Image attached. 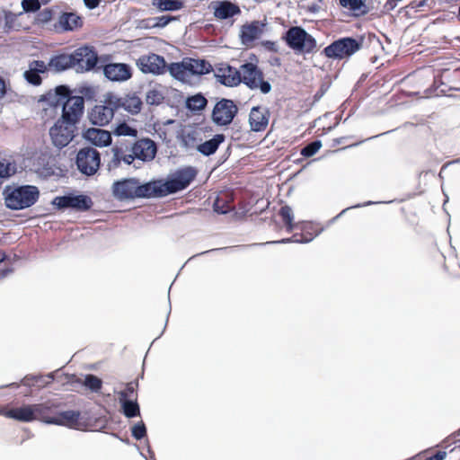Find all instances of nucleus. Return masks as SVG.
Wrapping results in <instances>:
<instances>
[{
  "label": "nucleus",
  "instance_id": "nucleus-1",
  "mask_svg": "<svg viewBox=\"0 0 460 460\" xmlns=\"http://www.w3.org/2000/svg\"><path fill=\"white\" fill-rule=\"evenodd\" d=\"M48 99L57 105L62 103V114L59 119L74 123L77 126L84 111V99L83 96L71 95L70 90L65 85L57 86L55 93H49Z\"/></svg>",
  "mask_w": 460,
  "mask_h": 460
},
{
  "label": "nucleus",
  "instance_id": "nucleus-2",
  "mask_svg": "<svg viewBox=\"0 0 460 460\" xmlns=\"http://www.w3.org/2000/svg\"><path fill=\"white\" fill-rule=\"evenodd\" d=\"M112 197L118 201H129L137 199L155 197L153 181L141 183L134 177L115 181L111 188Z\"/></svg>",
  "mask_w": 460,
  "mask_h": 460
},
{
  "label": "nucleus",
  "instance_id": "nucleus-3",
  "mask_svg": "<svg viewBox=\"0 0 460 460\" xmlns=\"http://www.w3.org/2000/svg\"><path fill=\"white\" fill-rule=\"evenodd\" d=\"M196 174V170L190 166L178 170L171 179L165 181L162 180L153 181L155 197H165L168 194L176 193L186 189L194 180Z\"/></svg>",
  "mask_w": 460,
  "mask_h": 460
},
{
  "label": "nucleus",
  "instance_id": "nucleus-4",
  "mask_svg": "<svg viewBox=\"0 0 460 460\" xmlns=\"http://www.w3.org/2000/svg\"><path fill=\"white\" fill-rule=\"evenodd\" d=\"M4 193L5 195L4 202L6 207L13 210L31 207L40 197L39 189L33 185L7 186Z\"/></svg>",
  "mask_w": 460,
  "mask_h": 460
},
{
  "label": "nucleus",
  "instance_id": "nucleus-5",
  "mask_svg": "<svg viewBox=\"0 0 460 460\" xmlns=\"http://www.w3.org/2000/svg\"><path fill=\"white\" fill-rule=\"evenodd\" d=\"M283 39L290 49L297 52L311 53L316 48L315 39L299 26L289 28Z\"/></svg>",
  "mask_w": 460,
  "mask_h": 460
},
{
  "label": "nucleus",
  "instance_id": "nucleus-6",
  "mask_svg": "<svg viewBox=\"0 0 460 460\" xmlns=\"http://www.w3.org/2000/svg\"><path fill=\"white\" fill-rule=\"evenodd\" d=\"M240 75L241 83L251 90H260L261 93L267 94L272 89L270 83L263 80L262 71L253 63L241 65Z\"/></svg>",
  "mask_w": 460,
  "mask_h": 460
},
{
  "label": "nucleus",
  "instance_id": "nucleus-7",
  "mask_svg": "<svg viewBox=\"0 0 460 460\" xmlns=\"http://www.w3.org/2000/svg\"><path fill=\"white\" fill-rule=\"evenodd\" d=\"M113 93L109 92L103 95V100L94 105L88 111V119L93 125L103 127L108 125L117 111L115 103L111 102Z\"/></svg>",
  "mask_w": 460,
  "mask_h": 460
},
{
  "label": "nucleus",
  "instance_id": "nucleus-8",
  "mask_svg": "<svg viewBox=\"0 0 460 460\" xmlns=\"http://www.w3.org/2000/svg\"><path fill=\"white\" fill-rule=\"evenodd\" d=\"M361 48V42L350 37L334 40L323 49L324 55L332 59H343L351 57Z\"/></svg>",
  "mask_w": 460,
  "mask_h": 460
},
{
  "label": "nucleus",
  "instance_id": "nucleus-9",
  "mask_svg": "<svg viewBox=\"0 0 460 460\" xmlns=\"http://www.w3.org/2000/svg\"><path fill=\"white\" fill-rule=\"evenodd\" d=\"M75 165L82 174L93 176L100 169L101 154L93 147H82L76 154Z\"/></svg>",
  "mask_w": 460,
  "mask_h": 460
},
{
  "label": "nucleus",
  "instance_id": "nucleus-10",
  "mask_svg": "<svg viewBox=\"0 0 460 460\" xmlns=\"http://www.w3.org/2000/svg\"><path fill=\"white\" fill-rule=\"evenodd\" d=\"M77 126L74 123L58 119L49 128L51 142L58 149L67 146L75 138Z\"/></svg>",
  "mask_w": 460,
  "mask_h": 460
},
{
  "label": "nucleus",
  "instance_id": "nucleus-11",
  "mask_svg": "<svg viewBox=\"0 0 460 460\" xmlns=\"http://www.w3.org/2000/svg\"><path fill=\"white\" fill-rule=\"evenodd\" d=\"M71 54L75 63L74 68L78 73L91 71L97 65L98 55L93 47H80Z\"/></svg>",
  "mask_w": 460,
  "mask_h": 460
},
{
  "label": "nucleus",
  "instance_id": "nucleus-12",
  "mask_svg": "<svg viewBox=\"0 0 460 460\" xmlns=\"http://www.w3.org/2000/svg\"><path fill=\"white\" fill-rule=\"evenodd\" d=\"M52 204L58 209L71 208L75 211H86L93 206L92 199L84 194H68L56 197Z\"/></svg>",
  "mask_w": 460,
  "mask_h": 460
},
{
  "label": "nucleus",
  "instance_id": "nucleus-13",
  "mask_svg": "<svg viewBox=\"0 0 460 460\" xmlns=\"http://www.w3.org/2000/svg\"><path fill=\"white\" fill-rule=\"evenodd\" d=\"M237 111L238 108L232 100L221 99L213 109L212 119L218 126H227L233 121Z\"/></svg>",
  "mask_w": 460,
  "mask_h": 460
},
{
  "label": "nucleus",
  "instance_id": "nucleus-14",
  "mask_svg": "<svg viewBox=\"0 0 460 460\" xmlns=\"http://www.w3.org/2000/svg\"><path fill=\"white\" fill-rule=\"evenodd\" d=\"M136 64L138 69L144 74L159 75L164 74L166 71V62L164 57L155 53L140 56L137 59Z\"/></svg>",
  "mask_w": 460,
  "mask_h": 460
},
{
  "label": "nucleus",
  "instance_id": "nucleus-15",
  "mask_svg": "<svg viewBox=\"0 0 460 460\" xmlns=\"http://www.w3.org/2000/svg\"><path fill=\"white\" fill-rule=\"evenodd\" d=\"M213 71L217 81L225 86L234 87L242 82L240 68L236 69L226 63L217 65Z\"/></svg>",
  "mask_w": 460,
  "mask_h": 460
},
{
  "label": "nucleus",
  "instance_id": "nucleus-16",
  "mask_svg": "<svg viewBox=\"0 0 460 460\" xmlns=\"http://www.w3.org/2000/svg\"><path fill=\"white\" fill-rule=\"evenodd\" d=\"M270 111L266 107L254 106L251 109L249 113V125L253 132L264 131L270 121Z\"/></svg>",
  "mask_w": 460,
  "mask_h": 460
},
{
  "label": "nucleus",
  "instance_id": "nucleus-17",
  "mask_svg": "<svg viewBox=\"0 0 460 460\" xmlns=\"http://www.w3.org/2000/svg\"><path fill=\"white\" fill-rule=\"evenodd\" d=\"M104 76L112 82H125L131 78L132 72L129 65L125 63H110L103 67Z\"/></svg>",
  "mask_w": 460,
  "mask_h": 460
},
{
  "label": "nucleus",
  "instance_id": "nucleus-18",
  "mask_svg": "<svg viewBox=\"0 0 460 460\" xmlns=\"http://www.w3.org/2000/svg\"><path fill=\"white\" fill-rule=\"evenodd\" d=\"M82 137L96 147H106L111 144V135L108 130L88 128L82 132Z\"/></svg>",
  "mask_w": 460,
  "mask_h": 460
},
{
  "label": "nucleus",
  "instance_id": "nucleus-19",
  "mask_svg": "<svg viewBox=\"0 0 460 460\" xmlns=\"http://www.w3.org/2000/svg\"><path fill=\"white\" fill-rule=\"evenodd\" d=\"M266 20L253 21L251 23L244 24L240 29V40L243 45H249L255 40L259 39L263 33L264 28L266 27Z\"/></svg>",
  "mask_w": 460,
  "mask_h": 460
},
{
  "label": "nucleus",
  "instance_id": "nucleus-20",
  "mask_svg": "<svg viewBox=\"0 0 460 460\" xmlns=\"http://www.w3.org/2000/svg\"><path fill=\"white\" fill-rule=\"evenodd\" d=\"M156 152L155 143L149 138L141 139L132 146L135 158L143 162L152 161L155 157Z\"/></svg>",
  "mask_w": 460,
  "mask_h": 460
},
{
  "label": "nucleus",
  "instance_id": "nucleus-21",
  "mask_svg": "<svg viewBox=\"0 0 460 460\" xmlns=\"http://www.w3.org/2000/svg\"><path fill=\"white\" fill-rule=\"evenodd\" d=\"M111 102L115 103L117 111L123 109L131 114H137L142 107V101L135 94H128L124 97H120L113 93Z\"/></svg>",
  "mask_w": 460,
  "mask_h": 460
},
{
  "label": "nucleus",
  "instance_id": "nucleus-22",
  "mask_svg": "<svg viewBox=\"0 0 460 460\" xmlns=\"http://www.w3.org/2000/svg\"><path fill=\"white\" fill-rule=\"evenodd\" d=\"M214 16L220 20H226L241 13L240 7L229 1H217L213 4Z\"/></svg>",
  "mask_w": 460,
  "mask_h": 460
},
{
  "label": "nucleus",
  "instance_id": "nucleus-23",
  "mask_svg": "<svg viewBox=\"0 0 460 460\" xmlns=\"http://www.w3.org/2000/svg\"><path fill=\"white\" fill-rule=\"evenodd\" d=\"M83 25V21L80 16L75 13H63L59 15L58 24L55 28L61 31H72Z\"/></svg>",
  "mask_w": 460,
  "mask_h": 460
},
{
  "label": "nucleus",
  "instance_id": "nucleus-24",
  "mask_svg": "<svg viewBox=\"0 0 460 460\" xmlns=\"http://www.w3.org/2000/svg\"><path fill=\"white\" fill-rule=\"evenodd\" d=\"M47 71V65L42 60H34L30 63L29 69L23 73L24 79L31 84L38 86L41 84L40 74Z\"/></svg>",
  "mask_w": 460,
  "mask_h": 460
},
{
  "label": "nucleus",
  "instance_id": "nucleus-25",
  "mask_svg": "<svg viewBox=\"0 0 460 460\" xmlns=\"http://www.w3.org/2000/svg\"><path fill=\"white\" fill-rule=\"evenodd\" d=\"M56 406L49 402L34 404L35 419L49 424H55Z\"/></svg>",
  "mask_w": 460,
  "mask_h": 460
},
{
  "label": "nucleus",
  "instance_id": "nucleus-26",
  "mask_svg": "<svg viewBox=\"0 0 460 460\" xmlns=\"http://www.w3.org/2000/svg\"><path fill=\"white\" fill-rule=\"evenodd\" d=\"M5 416L24 422L35 420L34 404L10 409Z\"/></svg>",
  "mask_w": 460,
  "mask_h": 460
},
{
  "label": "nucleus",
  "instance_id": "nucleus-27",
  "mask_svg": "<svg viewBox=\"0 0 460 460\" xmlns=\"http://www.w3.org/2000/svg\"><path fill=\"white\" fill-rule=\"evenodd\" d=\"M54 422L56 425L66 426L71 429H78L80 426V412L76 411L58 412Z\"/></svg>",
  "mask_w": 460,
  "mask_h": 460
},
{
  "label": "nucleus",
  "instance_id": "nucleus-28",
  "mask_svg": "<svg viewBox=\"0 0 460 460\" xmlns=\"http://www.w3.org/2000/svg\"><path fill=\"white\" fill-rule=\"evenodd\" d=\"M112 156L108 163L109 170H113L120 166L121 163L125 164H131L135 158L134 154H126L125 151L118 146H115L111 149Z\"/></svg>",
  "mask_w": 460,
  "mask_h": 460
},
{
  "label": "nucleus",
  "instance_id": "nucleus-29",
  "mask_svg": "<svg viewBox=\"0 0 460 460\" xmlns=\"http://www.w3.org/2000/svg\"><path fill=\"white\" fill-rule=\"evenodd\" d=\"M166 69L175 80L181 83H188L190 81V75L185 59L181 62L171 63L169 66H166Z\"/></svg>",
  "mask_w": 460,
  "mask_h": 460
},
{
  "label": "nucleus",
  "instance_id": "nucleus-30",
  "mask_svg": "<svg viewBox=\"0 0 460 460\" xmlns=\"http://www.w3.org/2000/svg\"><path fill=\"white\" fill-rule=\"evenodd\" d=\"M226 137L223 134H217L209 140L199 144L197 151L205 156H209L217 152L219 146L225 141Z\"/></svg>",
  "mask_w": 460,
  "mask_h": 460
},
{
  "label": "nucleus",
  "instance_id": "nucleus-31",
  "mask_svg": "<svg viewBox=\"0 0 460 460\" xmlns=\"http://www.w3.org/2000/svg\"><path fill=\"white\" fill-rule=\"evenodd\" d=\"M190 75H203L213 71L210 63L204 59H185Z\"/></svg>",
  "mask_w": 460,
  "mask_h": 460
},
{
  "label": "nucleus",
  "instance_id": "nucleus-32",
  "mask_svg": "<svg viewBox=\"0 0 460 460\" xmlns=\"http://www.w3.org/2000/svg\"><path fill=\"white\" fill-rule=\"evenodd\" d=\"M67 382L84 385L89 390L95 393L99 392L102 386V379L92 374L86 375L84 381L75 375H71L67 377Z\"/></svg>",
  "mask_w": 460,
  "mask_h": 460
},
{
  "label": "nucleus",
  "instance_id": "nucleus-33",
  "mask_svg": "<svg viewBox=\"0 0 460 460\" xmlns=\"http://www.w3.org/2000/svg\"><path fill=\"white\" fill-rule=\"evenodd\" d=\"M75 63L70 55H59L54 57L49 61V66L55 68L56 71H65L70 67H74Z\"/></svg>",
  "mask_w": 460,
  "mask_h": 460
},
{
  "label": "nucleus",
  "instance_id": "nucleus-34",
  "mask_svg": "<svg viewBox=\"0 0 460 460\" xmlns=\"http://www.w3.org/2000/svg\"><path fill=\"white\" fill-rule=\"evenodd\" d=\"M152 4L163 12L178 11L183 7V2L181 0H153Z\"/></svg>",
  "mask_w": 460,
  "mask_h": 460
},
{
  "label": "nucleus",
  "instance_id": "nucleus-35",
  "mask_svg": "<svg viewBox=\"0 0 460 460\" xmlns=\"http://www.w3.org/2000/svg\"><path fill=\"white\" fill-rule=\"evenodd\" d=\"M137 400V399L120 401L123 414L127 418H133L140 415V409Z\"/></svg>",
  "mask_w": 460,
  "mask_h": 460
},
{
  "label": "nucleus",
  "instance_id": "nucleus-36",
  "mask_svg": "<svg viewBox=\"0 0 460 460\" xmlns=\"http://www.w3.org/2000/svg\"><path fill=\"white\" fill-rule=\"evenodd\" d=\"M207 99L201 94H195L186 101V107L190 111H200L207 105Z\"/></svg>",
  "mask_w": 460,
  "mask_h": 460
},
{
  "label": "nucleus",
  "instance_id": "nucleus-37",
  "mask_svg": "<svg viewBox=\"0 0 460 460\" xmlns=\"http://www.w3.org/2000/svg\"><path fill=\"white\" fill-rule=\"evenodd\" d=\"M137 387L138 382L137 380L127 383L126 388L119 393V400L124 401L137 399Z\"/></svg>",
  "mask_w": 460,
  "mask_h": 460
},
{
  "label": "nucleus",
  "instance_id": "nucleus-38",
  "mask_svg": "<svg viewBox=\"0 0 460 460\" xmlns=\"http://www.w3.org/2000/svg\"><path fill=\"white\" fill-rule=\"evenodd\" d=\"M113 133L118 137H136L137 136V130L126 122H120L117 124L115 127Z\"/></svg>",
  "mask_w": 460,
  "mask_h": 460
},
{
  "label": "nucleus",
  "instance_id": "nucleus-39",
  "mask_svg": "<svg viewBox=\"0 0 460 460\" xmlns=\"http://www.w3.org/2000/svg\"><path fill=\"white\" fill-rule=\"evenodd\" d=\"M16 172L15 165L10 162L0 161V184L9 179Z\"/></svg>",
  "mask_w": 460,
  "mask_h": 460
},
{
  "label": "nucleus",
  "instance_id": "nucleus-40",
  "mask_svg": "<svg viewBox=\"0 0 460 460\" xmlns=\"http://www.w3.org/2000/svg\"><path fill=\"white\" fill-rule=\"evenodd\" d=\"M322 141L321 140H314L309 144H307L305 146H304L301 149V155L304 157H311L314 155L322 147Z\"/></svg>",
  "mask_w": 460,
  "mask_h": 460
},
{
  "label": "nucleus",
  "instance_id": "nucleus-41",
  "mask_svg": "<svg viewBox=\"0 0 460 460\" xmlns=\"http://www.w3.org/2000/svg\"><path fill=\"white\" fill-rule=\"evenodd\" d=\"M319 232H296L291 238H289V242L295 243H307L312 241Z\"/></svg>",
  "mask_w": 460,
  "mask_h": 460
},
{
  "label": "nucleus",
  "instance_id": "nucleus-42",
  "mask_svg": "<svg viewBox=\"0 0 460 460\" xmlns=\"http://www.w3.org/2000/svg\"><path fill=\"white\" fill-rule=\"evenodd\" d=\"M4 31L17 30L19 27V24L16 22L18 15L10 11H4Z\"/></svg>",
  "mask_w": 460,
  "mask_h": 460
},
{
  "label": "nucleus",
  "instance_id": "nucleus-43",
  "mask_svg": "<svg viewBox=\"0 0 460 460\" xmlns=\"http://www.w3.org/2000/svg\"><path fill=\"white\" fill-rule=\"evenodd\" d=\"M213 209L216 213L224 215L232 209V206L227 200L217 197L214 201Z\"/></svg>",
  "mask_w": 460,
  "mask_h": 460
},
{
  "label": "nucleus",
  "instance_id": "nucleus-44",
  "mask_svg": "<svg viewBox=\"0 0 460 460\" xmlns=\"http://www.w3.org/2000/svg\"><path fill=\"white\" fill-rule=\"evenodd\" d=\"M131 434L137 440H140L143 438H145L146 436V429L145 423L143 421H140L135 424L131 429Z\"/></svg>",
  "mask_w": 460,
  "mask_h": 460
},
{
  "label": "nucleus",
  "instance_id": "nucleus-45",
  "mask_svg": "<svg viewBox=\"0 0 460 460\" xmlns=\"http://www.w3.org/2000/svg\"><path fill=\"white\" fill-rule=\"evenodd\" d=\"M279 215L281 216L283 221L286 223L289 230H291L293 228V217L291 208L288 206L282 207L279 210Z\"/></svg>",
  "mask_w": 460,
  "mask_h": 460
},
{
  "label": "nucleus",
  "instance_id": "nucleus-46",
  "mask_svg": "<svg viewBox=\"0 0 460 460\" xmlns=\"http://www.w3.org/2000/svg\"><path fill=\"white\" fill-rule=\"evenodd\" d=\"M341 6L349 9L350 11H359L363 5V0H340Z\"/></svg>",
  "mask_w": 460,
  "mask_h": 460
},
{
  "label": "nucleus",
  "instance_id": "nucleus-47",
  "mask_svg": "<svg viewBox=\"0 0 460 460\" xmlns=\"http://www.w3.org/2000/svg\"><path fill=\"white\" fill-rule=\"evenodd\" d=\"M22 7L26 13L36 12L40 8V4L39 0H22Z\"/></svg>",
  "mask_w": 460,
  "mask_h": 460
},
{
  "label": "nucleus",
  "instance_id": "nucleus-48",
  "mask_svg": "<svg viewBox=\"0 0 460 460\" xmlns=\"http://www.w3.org/2000/svg\"><path fill=\"white\" fill-rule=\"evenodd\" d=\"M153 20L155 22L153 24L154 27L164 28L170 22L175 20V18L172 16H170V15H162V16L155 17Z\"/></svg>",
  "mask_w": 460,
  "mask_h": 460
},
{
  "label": "nucleus",
  "instance_id": "nucleus-49",
  "mask_svg": "<svg viewBox=\"0 0 460 460\" xmlns=\"http://www.w3.org/2000/svg\"><path fill=\"white\" fill-rule=\"evenodd\" d=\"M51 17H52L51 10L49 8H46L39 13L38 19L40 22L46 23L51 20Z\"/></svg>",
  "mask_w": 460,
  "mask_h": 460
},
{
  "label": "nucleus",
  "instance_id": "nucleus-50",
  "mask_svg": "<svg viewBox=\"0 0 460 460\" xmlns=\"http://www.w3.org/2000/svg\"><path fill=\"white\" fill-rule=\"evenodd\" d=\"M159 96L160 94L156 91H150L146 95V101L150 104L159 103Z\"/></svg>",
  "mask_w": 460,
  "mask_h": 460
},
{
  "label": "nucleus",
  "instance_id": "nucleus-51",
  "mask_svg": "<svg viewBox=\"0 0 460 460\" xmlns=\"http://www.w3.org/2000/svg\"><path fill=\"white\" fill-rule=\"evenodd\" d=\"M327 91V87L325 85H322L320 89L314 95V102H319L322 97L325 94Z\"/></svg>",
  "mask_w": 460,
  "mask_h": 460
},
{
  "label": "nucleus",
  "instance_id": "nucleus-52",
  "mask_svg": "<svg viewBox=\"0 0 460 460\" xmlns=\"http://www.w3.org/2000/svg\"><path fill=\"white\" fill-rule=\"evenodd\" d=\"M84 5L89 9L93 10L99 6L101 0H83Z\"/></svg>",
  "mask_w": 460,
  "mask_h": 460
},
{
  "label": "nucleus",
  "instance_id": "nucleus-53",
  "mask_svg": "<svg viewBox=\"0 0 460 460\" xmlns=\"http://www.w3.org/2000/svg\"><path fill=\"white\" fill-rule=\"evenodd\" d=\"M447 456L445 451H438L435 455L427 457L425 460H444Z\"/></svg>",
  "mask_w": 460,
  "mask_h": 460
},
{
  "label": "nucleus",
  "instance_id": "nucleus-54",
  "mask_svg": "<svg viewBox=\"0 0 460 460\" xmlns=\"http://www.w3.org/2000/svg\"><path fill=\"white\" fill-rule=\"evenodd\" d=\"M5 94V84L4 81L0 77V99Z\"/></svg>",
  "mask_w": 460,
  "mask_h": 460
},
{
  "label": "nucleus",
  "instance_id": "nucleus-55",
  "mask_svg": "<svg viewBox=\"0 0 460 460\" xmlns=\"http://www.w3.org/2000/svg\"><path fill=\"white\" fill-rule=\"evenodd\" d=\"M265 45L267 46V48H268L269 49L276 50V49H275V43H274V42H272V41H266V42H265Z\"/></svg>",
  "mask_w": 460,
  "mask_h": 460
},
{
  "label": "nucleus",
  "instance_id": "nucleus-56",
  "mask_svg": "<svg viewBox=\"0 0 460 460\" xmlns=\"http://www.w3.org/2000/svg\"><path fill=\"white\" fill-rule=\"evenodd\" d=\"M5 257H6V256H5V253H4V252H0V262H1V261H4Z\"/></svg>",
  "mask_w": 460,
  "mask_h": 460
},
{
  "label": "nucleus",
  "instance_id": "nucleus-57",
  "mask_svg": "<svg viewBox=\"0 0 460 460\" xmlns=\"http://www.w3.org/2000/svg\"><path fill=\"white\" fill-rule=\"evenodd\" d=\"M349 208H346V209H343L338 216H336L335 217L332 218V220H335L336 218H338L339 217H341L342 214H344Z\"/></svg>",
  "mask_w": 460,
  "mask_h": 460
},
{
  "label": "nucleus",
  "instance_id": "nucleus-58",
  "mask_svg": "<svg viewBox=\"0 0 460 460\" xmlns=\"http://www.w3.org/2000/svg\"><path fill=\"white\" fill-rule=\"evenodd\" d=\"M457 19L460 21V6L458 7Z\"/></svg>",
  "mask_w": 460,
  "mask_h": 460
},
{
  "label": "nucleus",
  "instance_id": "nucleus-59",
  "mask_svg": "<svg viewBox=\"0 0 460 460\" xmlns=\"http://www.w3.org/2000/svg\"><path fill=\"white\" fill-rule=\"evenodd\" d=\"M371 204H373V202L368 201V202H366L363 206H368V205H371Z\"/></svg>",
  "mask_w": 460,
  "mask_h": 460
},
{
  "label": "nucleus",
  "instance_id": "nucleus-60",
  "mask_svg": "<svg viewBox=\"0 0 460 460\" xmlns=\"http://www.w3.org/2000/svg\"><path fill=\"white\" fill-rule=\"evenodd\" d=\"M361 207V205H356V206H353L352 208H359Z\"/></svg>",
  "mask_w": 460,
  "mask_h": 460
}]
</instances>
